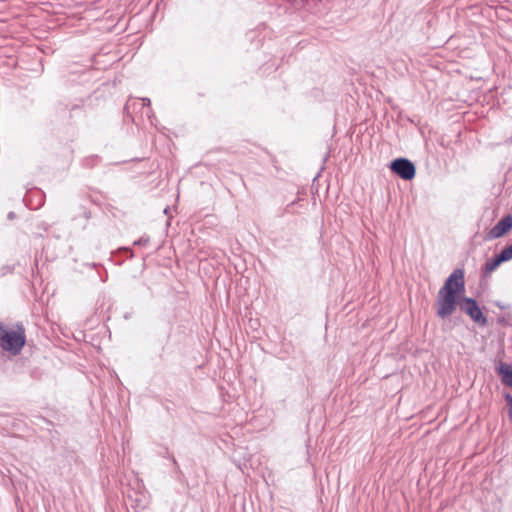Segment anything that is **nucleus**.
Masks as SVG:
<instances>
[{
  "label": "nucleus",
  "mask_w": 512,
  "mask_h": 512,
  "mask_svg": "<svg viewBox=\"0 0 512 512\" xmlns=\"http://www.w3.org/2000/svg\"><path fill=\"white\" fill-rule=\"evenodd\" d=\"M500 257H501V260H503V262H506V261H509L512 259V244L511 245H508L506 246L502 251L501 253L499 254Z\"/></svg>",
  "instance_id": "obj_8"
},
{
  "label": "nucleus",
  "mask_w": 512,
  "mask_h": 512,
  "mask_svg": "<svg viewBox=\"0 0 512 512\" xmlns=\"http://www.w3.org/2000/svg\"><path fill=\"white\" fill-rule=\"evenodd\" d=\"M390 169L393 173L404 180H411L415 177L416 169L414 164L406 158H398L391 162Z\"/></svg>",
  "instance_id": "obj_4"
},
{
  "label": "nucleus",
  "mask_w": 512,
  "mask_h": 512,
  "mask_svg": "<svg viewBox=\"0 0 512 512\" xmlns=\"http://www.w3.org/2000/svg\"><path fill=\"white\" fill-rule=\"evenodd\" d=\"M465 292V273L463 269H455L439 289L436 298V314L445 319L457 309L459 299Z\"/></svg>",
  "instance_id": "obj_1"
},
{
  "label": "nucleus",
  "mask_w": 512,
  "mask_h": 512,
  "mask_svg": "<svg viewBox=\"0 0 512 512\" xmlns=\"http://www.w3.org/2000/svg\"><path fill=\"white\" fill-rule=\"evenodd\" d=\"M141 101H142L143 106L147 107L146 115L148 116V118H151L152 111H151V108H150V105H151L150 99L149 98H142Z\"/></svg>",
  "instance_id": "obj_9"
},
{
  "label": "nucleus",
  "mask_w": 512,
  "mask_h": 512,
  "mask_svg": "<svg viewBox=\"0 0 512 512\" xmlns=\"http://www.w3.org/2000/svg\"><path fill=\"white\" fill-rule=\"evenodd\" d=\"M499 374L502 376V382L512 387V368L508 364L501 363L498 368Z\"/></svg>",
  "instance_id": "obj_6"
},
{
  "label": "nucleus",
  "mask_w": 512,
  "mask_h": 512,
  "mask_svg": "<svg viewBox=\"0 0 512 512\" xmlns=\"http://www.w3.org/2000/svg\"><path fill=\"white\" fill-rule=\"evenodd\" d=\"M25 343L26 333L22 324L9 328L0 322V348L2 351L16 356L20 354Z\"/></svg>",
  "instance_id": "obj_2"
},
{
  "label": "nucleus",
  "mask_w": 512,
  "mask_h": 512,
  "mask_svg": "<svg viewBox=\"0 0 512 512\" xmlns=\"http://www.w3.org/2000/svg\"><path fill=\"white\" fill-rule=\"evenodd\" d=\"M512 228V215L504 216L495 226L489 231L490 239H497L502 237Z\"/></svg>",
  "instance_id": "obj_5"
},
{
  "label": "nucleus",
  "mask_w": 512,
  "mask_h": 512,
  "mask_svg": "<svg viewBox=\"0 0 512 512\" xmlns=\"http://www.w3.org/2000/svg\"><path fill=\"white\" fill-rule=\"evenodd\" d=\"M150 241L148 236H142L140 239L134 242V245L146 246Z\"/></svg>",
  "instance_id": "obj_10"
},
{
  "label": "nucleus",
  "mask_w": 512,
  "mask_h": 512,
  "mask_svg": "<svg viewBox=\"0 0 512 512\" xmlns=\"http://www.w3.org/2000/svg\"><path fill=\"white\" fill-rule=\"evenodd\" d=\"M460 309L467 314L474 322L485 325L487 318L481 311L477 301L473 298L463 297L459 302Z\"/></svg>",
  "instance_id": "obj_3"
},
{
  "label": "nucleus",
  "mask_w": 512,
  "mask_h": 512,
  "mask_svg": "<svg viewBox=\"0 0 512 512\" xmlns=\"http://www.w3.org/2000/svg\"><path fill=\"white\" fill-rule=\"evenodd\" d=\"M503 263V260H501L500 255H496L494 258L489 259L486 261L484 267H483V273L485 276L491 274L493 271L497 269V267Z\"/></svg>",
  "instance_id": "obj_7"
},
{
  "label": "nucleus",
  "mask_w": 512,
  "mask_h": 512,
  "mask_svg": "<svg viewBox=\"0 0 512 512\" xmlns=\"http://www.w3.org/2000/svg\"><path fill=\"white\" fill-rule=\"evenodd\" d=\"M505 400L507 401L508 405H509V408L512 407V395H510L509 393L505 394Z\"/></svg>",
  "instance_id": "obj_11"
}]
</instances>
